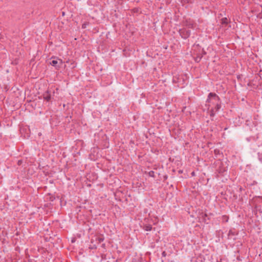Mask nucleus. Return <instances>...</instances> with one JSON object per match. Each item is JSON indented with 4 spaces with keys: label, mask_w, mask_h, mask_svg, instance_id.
Segmentation results:
<instances>
[{
    "label": "nucleus",
    "mask_w": 262,
    "mask_h": 262,
    "mask_svg": "<svg viewBox=\"0 0 262 262\" xmlns=\"http://www.w3.org/2000/svg\"><path fill=\"white\" fill-rule=\"evenodd\" d=\"M50 64L56 67V68H59L63 64V61L61 59H59L58 58L54 57L52 58V61L50 62Z\"/></svg>",
    "instance_id": "f257e3e1"
},
{
    "label": "nucleus",
    "mask_w": 262,
    "mask_h": 262,
    "mask_svg": "<svg viewBox=\"0 0 262 262\" xmlns=\"http://www.w3.org/2000/svg\"><path fill=\"white\" fill-rule=\"evenodd\" d=\"M219 100V98L216 94H212V93L209 94V95L208 97V100L209 102H212V103H214V101L216 102V101H218Z\"/></svg>",
    "instance_id": "f03ea898"
},
{
    "label": "nucleus",
    "mask_w": 262,
    "mask_h": 262,
    "mask_svg": "<svg viewBox=\"0 0 262 262\" xmlns=\"http://www.w3.org/2000/svg\"><path fill=\"white\" fill-rule=\"evenodd\" d=\"M145 229L146 231H150L151 229V226L150 225H148L145 227Z\"/></svg>",
    "instance_id": "7ed1b4c3"
},
{
    "label": "nucleus",
    "mask_w": 262,
    "mask_h": 262,
    "mask_svg": "<svg viewBox=\"0 0 262 262\" xmlns=\"http://www.w3.org/2000/svg\"><path fill=\"white\" fill-rule=\"evenodd\" d=\"M223 24H227L228 22V20L226 18H224L222 19Z\"/></svg>",
    "instance_id": "20e7f679"
},
{
    "label": "nucleus",
    "mask_w": 262,
    "mask_h": 262,
    "mask_svg": "<svg viewBox=\"0 0 262 262\" xmlns=\"http://www.w3.org/2000/svg\"><path fill=\"white\" fill-rule=\"evenodd\" d=\"M220 107H221V106L219 104H217L216 106L215 107L216 111L219 110L220 108Z\"/></svg>",
    "instance_id": "39448f33"
},
{
    "label": "nucleus",
    "mask_w": 262,
    "mask_h": 262,
    "mask_svg": "<svg viewBox=\"0 0 262 262\" xmlns=\"http://www.w3.org/2000/svg\"><path fill=\"white\" fill-rule=\"evenodd\" d=\"M45 99H46L47 101H48V100H50V97H48V96H47V97H45Z\"/></svg>",
    "instance_id": "423d86ee"
},
{
    "label": "nucleus",
    "mask_w": 262,
    "mask_h": 262,
    "mask_svg": "<svg viewBox=\"0 0 262 262\" xmlns=\"http://www.w3.org/2000/svg\"><path fill=\"white\" fill-rule=\"evenodd\" d=\"M86 26V24H84L82 25V27L83 28H85Z\"/></svg>",
    "instance_id": "0eeeda50"
}]
</instances>
